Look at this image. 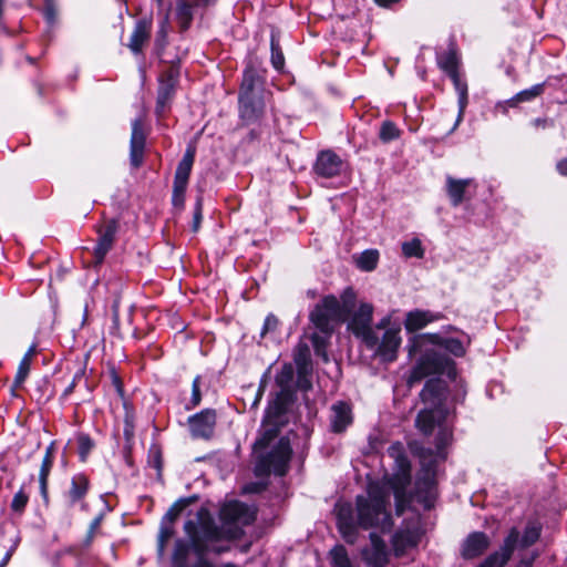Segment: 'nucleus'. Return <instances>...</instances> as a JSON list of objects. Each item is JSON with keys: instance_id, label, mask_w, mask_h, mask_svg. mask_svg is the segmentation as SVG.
<instances>
[{"instance_id": "nucleus-43", "label": "nucleus", "mask_w": 567, "mask_h": 567, "mask_svg": "<svg viewBox=\"0 0 567 567\" xmlns=\"http://www.w3.org/2000/svg\"><path fill=\"white\" fill-rule=\"evenodd\" d=\"M540 536V527L536 524H528L520 539V546L527 548L535 544Z\"/></svg>"}, {"instance_id": "nucleus-13", "label": "nucleus", "mask_w": 567, "mask_h": 567, "mask_svg": "<svg viewBox=\"0 0 567 567\" xmlns=\"http://www.w3.org/2000/svg\"><path fill=\"white\" fill-rule=\"evenodd\" d=\"M477 189L474 178H455L447 175L445 178V192L453 207L471 200Z\"/></svg>"}, {"instance_id": "nucleus-60", "label": "nucleus", "mask_w": 567, "mask_h": 567, "mask_svg": "<svg viewBox=\"0 0 567 567\" xmlns=\"http://www.w3.org/2000/svg\"><path fill=\"white\" fill-rule=\"evenodd\" d=\"M44 16L48 20V22L52 23L55 19L56 12L55 8L51 2H48L44 9Z\"/></svg>"}, {"instance_id": "nucleus-50", "label": "nucleus", "mask_w": 567, "mask_h": 567, "mask_svg": "<svg viewBox=\"0 0 567 567\" xmlns=\"http://www.w3.org/2000/svg\"><path fill=\"white\" fill-rule=\"evenodd\" d=\"M312 372L301 373V371H297V380L295 382V391L300 390L303 392L309 391L312 388L311 382Z\"/></svg>"}, {"instance_id": "nucleus-15", "label": "nucleus", "mask_w": 567, "mask_h": 567, "mask_svg": "<svg viewBox=\"0 0 567 567\" xmlns=\"http://www.w3.org/2000/svg\"><path fill=\"white\" fill-rule=\"evenodd\" d=\"M280 391L271 403L288 408L295 400V370L291 363L281 367L275 378Z\"/></svg>"}, {"instance_id": "nucleus-22", "label": "nucleus", "mask_w": 567, "mask_h": 567, "mask_svg": "<svg viewBox=\"0 0 567 567\" xmlns=\"http://www.w3.org/2000/svg\"><path fill=\"white\" fill-rule=\"evenodd\" d=\"M491 546V538L483 532H473L467 535L461 546V556L464 559L481 557Z\"/></svg>"}, {"instance_id": "nucleus-49", "label": "nucleus", "mask_w": 567, "mask_h": 567, "mask_svg": "<svg viewBox=\"0 0 567 567\" xmlns=\"http://www.w3.org/2000/svg\"><path fill=\"white\" fill-rule=\"evenodd\" d=\"M200 380L202 378L197 375L192 384V398L189 404L186 406L187 410L194 409L200 404L202 401V392H200Z\"/></svg>"}, {"instance_id": "nucleus-39", "label": "nucleus", "mask_w": 567, "mask_h": 567, "mask_svg": "<svg viewBox=\"0 0 567 567\" xmlns=\"http://www.w3.org/2000/svg\"><path fill=\"white\" fill-rule=\"evenodd\" d=\"M169 30V20L168 16H165L158 25V30L156 31L155 40H154V49L157 55H162L163 51L167 45V35Z\"/></svg>"}, {"instance_id": "nucleus-35", "label": "nucleus", "mask_w": 567, "mask_h": 567, "mask_svg": "<svg viewBox=\"0 0 567 567\" xmlns=\"http://www.w3.org/2000/svg\"><path fill=\"white\" fill-rule=\"evenodd\" d=\"M357 305V295L353 288L348 287L341 295V299L338 300L339 315L342 321L350 318L354 311Z\"/></svg>"}, {"instance_id": "nucleus-40", "label": "nucleus", "mask_w": 567, "mask_h": 567, "mask_svg": "<svg viewBox=\"0 0 567 567\" xmlns=\"http://www.w3.org/2000/svg\"><path fill=\"white\" fill-rule=\"evenodd\" d=\"M439 65L447 75L458 72V59L456 52L453 49L449 50L440 58Z\"/></svg>"}, {"instance_id": "nucleus-14", "label": "nucleus", "mask_w": 567, "mask_h": 567, "mask_svg": "<svg viewBox=\"0 0 567 567\" xmlns=\"http://www.w3.org/2000/svg\"><path fill=\"white\" fill-rule=\"evenodd\" d=\"M518 540L519 530L516 527L511 528L499 550L489 554L477 567H505L511 560Z\"/></svg>"}, {"instance_id": "nucleus-30", "label": "nucleus", "mask_w": 567, "mask_h": 567, "mask_svg": "<svg viewBox=\"0 0 567 567\" xmlns=\"http://www.w3.org/2000/svg\"><path fill=\"white\" fill-rule=\"evenodd\" d=\"M401 343L399 330L388 329L382 337L380 344L378 343V354L384 361H393L396 358V352Z\"/></svg>"}, {"instance_id": "nucleus-47", "label": "nucleus", "mask_w": 567, "mask_h": 567, "mask_svg": "<svg viewBox=\"0 0 567 567\" xmlns=\"http://www.w3.org/2000/svg\"><path fill=\"white\" fill-rule=\"evenodd\" d=\"M78 444H79L80 458L82 462H85L87 458V455L90 454L91 450L94 446V443L89 435L80 434L78 436Z\"/></svg>"}, {"instance_id": "nucleus-18", "label": "nucleus", "mask_w": 567, "mask_h": 567, "mask_svg": "<svg viewBox=\"0 0 567 567\" xmlns=\"http://www.w3.org/2000/svg\"><path fill=\"white\" fill-rule=\"evenodd\" d=\"M118 230V223L115 219L106 220L99 229V238L96 246L93 250L94 264L101 265L107 255V252L112 249L113 244L115 241V236Z\"/></svg>"}, {"instance_id": "nucleus-53", "label": "nucleus", "mask_w": 567, "mask_h": 567, "mask_svg": "<svg viewBox=\"0 0 567 567\" xmlns=\"http://www.w3.org/2000/svg\"><path fill=\"white\" fill-rule=\"evenodd\" d=\"M28 501H29V496L22 489H20L13 496V499L11 503L12 511L21 513L24 509V507L27 506Z\"/></svg>"}, {"instance_id": "nucleus-8", "label": "nucleus", "mask_w": 567, "mask_h": 567, "mask_svg": "<svg viewBox=\"0 0 567 567\" xmlns=\"http://www.w3.org/2000/svg\"><path fill=\"white\" fill-rule=\"evenodd\" d=\"M196 148L188 146L184 153L183 158L177 165L174 183L172 203L174 207L182 209L185 204V193L187 189L189 176L195 161Z\"/></svg>"}, {"instance_id": "nucleus-52", "label": "nucleus", "mask_w": 567, "mask_h": 567, "mask_svg": "<svg viewBox=\"0 0 567 567\" xmlns=\"http://www.w3.org/2000/svg\"><path fill=\"white\" fill-rule=\"evenodd\" d=\"M184 506L185 504H183L182 502H177L174 505H172L169 509L166 512L162 522H165L166 524L172 526L179 516V514L182 513Z\"/></svg>"}, {"instance_id": "nucleus-36", "label": "nucleus", "mask_w": 567, "mask_h": 567, "mask_svg": "<svg viewBox=\"0 0 567 567\" xmlns=\"http://www.w3.org/2000/svg\"><path fill=\"white\" fill-rule=\"evenodd\" d=\"M293 360L297 371H301V373L312 372L310 349L306 343H299L297 346Z\"/></svg>"}, {"instance_id": "nucleus-51", "label": "nucleus", "mask_w": 567, "mask_h": 567, "mask_svg": "<svg viewBox=\"0 0 567 567\" xmlns=\"http://www.w3.org/2000/svg\"><path fill=\"white\" fill-rule=\"evenodd\" d=\"M437 425L440 426V431L436 435V447L441 451L451 442L452 431L446 426H442V422Z\"/></svg>"}, {"instance_id": "nucleus-31", "label": "nucleus", "mask_w": 567, "mask_h": 567, "mask_svg": "<svg viewBox=\"0 0 567 567\" xmlns=\"http://www.w3.org/2000/svg\"><path fill=\"white\" fill-rule=\"evenodd\" d=\"M416 501L422 503L424 508L430 509L435 501V482L430 473L417 478L415 483Z\"/></svg>"}, {"instance_id": "nucleus-57", "label": "nucleus", "mask_w": 567, "mask_h": 567, "mask_svg": "<svg viewBox=\"0 0 567 567\" xmlns=\"http://www.w3.org/2000/svg\"><path fill=\"white\" fill-rule=\"evenodd\" d=\"M202 212H203L202 198H198L197 202H196V205H195L193 224H192V229L195 233L198 231V229L200 227V223H202V219H203Z\"/></svg>"}, {"instance_id": "nucleus-34", "label": "nucleus", "mask_w": 567, "mask_h": 567, "mask_svg": "<svg viewBox=\"0 0 567 567\" xmlns=\"http://www.w3.org/2000/svg\"><path fill=\"white\" fill-rule=\"evenodd\" d=\"M450 79L452 80L453 84H454V87L458 94V115H457V118H456V122L454 124V127L453 130H455V127L461 123V121L463 120V115H464V112H465V107L468 103V96H467V84L465 81H463L460 76V73L456 72V73H453L451 75H449Z\"/></svg>"}, {"instance_id": "nucleus-55", "label": "nucleus", "mask_w": 567, "mask_h": 567, "mask_svg": "<svg viewBox=\"0 0 567 567\" xmlns=\"http://www.w3.org/2000/svg\"><path fill=\"white\" fill-rule=\"evenodd\" d=\"M338 526L342 523L353 524L355 523L352 516V508L350 505H343L339 508L337 515Z\"/></svg>"}, {"instance_id": "nucleus-27", "label": "nucleus", "mask_w": 567, "mask_h": 567, "mask_svg": "<svg viewBox=\"0 0 567 567\" xmlns=\"http://www.w3.org/2000/svg\"><path fill=\"white\" fill-rule=\"evenodd\" d=\"M330 430L333 433H342L352 423L351 405L344 401H338L330 409Z\"/></svg>"}, {"instance_id": "nucleus-45", "label": "nucleus", "mask_w": 567, "mask_h": 567, "mask_svg": "<svg viewBox=\"0 0 567 567\" xmlns=\"http://www.w3.org/2000/svg\"><path fill=\"white\" fill-rule=\"evenodd\" d=\"M271 63L276 70H281L285 65V58L278 39L272 34L270 40Z\"/></svg>"}, {"instance_id": "nucleus-61", "label": "nucleus", "mask_w": 567, "mask_h": 567, "mask_svg": "<svg viewBox=\"0 0 567 567\" xmlns=\"http://www.w3.org/2000/svg\"><path fill=\"white\" fill-rule=\"evenodd\" d=\"M100 523H101V517L94 518L93 522L91 523L89 532H87V543H90L93 539L94 533L99 528Z\"/></svg>"}, {"instance_id": "nucleus-2", "label": "nucleus", "mask_w": 567, "mask_h": 567, "mask_svg": "<svg viewBox=\"0 0 567 567\" xmlns=\"http://www.w3.org/2000/svg\"><path fill=\"white\" fill-rule=\"evenodd\" d=\"M389 504V491L379 483L369 484L367 495L355 497L359 527L363 529L380 528L382 532H389L393 526L391 514L388 511Z\"/></svg>"}, {"instance_id": "nucleus-63", "label": "nucleus", "mask_w": 567, "mask_h": 567, "mask_svg": "<svg viewBox=\"0 0 567 567\" xmlns=\"http://www.w3.org/2000/svg\"><path fill=\"white\" fill-rule=\"evenodd\" d=\"M111 378H112V383L116 388L117 392L120 394H122V381L114 370L111 371Z\"/></svg>"}, {"instance_id": "nucleus-26", "label": "nucleus", "mask_w": 567, "mask_h": 567, "mask_svg": "<svg viewBox=\"0 0 567 567\" xmlns=\"http://www.w3.org/2000/svg\"><path fill=\"white\" fill-rule=\"evenodd\" d=\"M90 489V481L85 474H76L72 477L69 489L63 494V502L71 508L76 504H82Z\"/></svg>"}, {"instance_id": "nucleus-20", "label": "nucleus", "mask_w": 567, "mask_h": 567, "mask_svg": "<svg viewBox=\"0 0 567 567\" xmlns=\"http://www.w3.org/2000/svg\"><path fill=\"white\" fill-rule=\"evenodd\" d=\"M177 75L173 69L165 72L159 79L155 112L162 116L168 109L175 94Z\"/></svg>"}, {"instance_id": "nucleus-23", "label": "nucleus", "mask_w": 567, "mask_h": 567, "mask_svg": "<svg viewBox=\"0 0 567 567\" xmlns=\"http://www.w3.org/2000/svg\"><path fill=\"white\" fill-rule=\"evenodd\" d=\"M220 518L224 523H239L249 525L255 520V513L250 508L238 501H231L220 509Z\"/></svg>"}, {"instance_id": "nucleus-16", "label": "nucleus", "mask_w": 567, "mask_h": 567, "mask_svg": "<svg viewBox=\"0 0 567 567\" xmlns=\"http://www.w3.org/2000/svg\"><path fill=\"white\" fill-rule=\"evenodd\" d=\"M264 95L238 94V114L244 123H256L264 116Z\"/></svg>"}, {"instance_id": "nucleus-1", "label": "nucleus", "mask_w": 567, "mask_h": 567, "mask_svg": "<svg viewBox=\"0 0 567 567\" xmlns=\"http://www.w3.org/2000/svg\"><path fill=\"white\" fill-rule=\"evenodd\" d=\"M184 529L190 539L193 550L198 556V560L194 567H215L210 561L205 559L204 556L209 551L208 544L223 539L224 532L215 524L209 511L200 508L197 512V522H186ZM188 553V544L178 539L175 543L173 553L174 567H187L186 559Z\"/></svg>"}, {"instance_id": "nucleus-10", "label": "nucleus", "mask_w": 567, "mask_h": 567, "mask_svg": "<svg viewBox=\"0 0 567 567\" xmlns=\"http://www.w3.org/2000/svg\"><path fill=\"white\" fill-rule=\"evenodd\" d=\"M450 363L451 360L446 355L435 351H425L408 379L409 386L427 375L443 373Z\"/></svg>"}, {"instance_id": "nucleus-42", "label": "nucleus", "mask_w": 567, "mask_h": 567, "mask_svg": "<svg viewBox=\"0 0 567 567\" xmlns=\"http://www.w3.org/2000/svg\"><path fill=\"white\" fill-rule=\"evenodd\" d=\"M402 252L406 258H423L424 249L421 240L419 238H413L410 241H404L402 244Z\"/></svg>"}, {"instance_id": "nucleus-28", "label": "nucleus", "mask_w": 567, "mask_h": 567, "mask_svg": "<svg viewBox=\"0 0 567 567\" xmlns=\"http://www.w3.org/2000/svg\"><path fill=\"white\" fill-rule=\"evenodd\" d=\"M371 548L363 550V557L369 567H385L388 553L384 540L375 533L370 534Z\"/></svg>"}, {"instance_id": "nucleus-54", "label": "nucleus", "mask_w": 567, "mask_h": 567, "mask_svg": "<svg viewBox=\"0 0 567 567\" xmlns=\"http://www.w3.org/2000/svg\"><path fill=\"white\" fill-rule=\"evenodd\" d=\"M31 365L25 363H19L18 371L13 381V390L20 388L23 382L25 381L29 372H30Z\"/></svg>"}, {"instance_id": "nucleus-33", "label": "nucleus", "mask_w": 567, "mask_h": 567, "mask_svg": "<svg viewBox=\"0 0 567 567\" xmlns=\"http://www.w3.org/2000/svg\"><path fill=\"white\" fill-rule=\"evenodd\" d=\"M54 452H55V447H54V443L52 442L45 450V454L42 460V464H41L40 473H39L40 493L45 503H48V501H49L48 478H49L51 468L53 466Z\"/></svg>"}, {"instance_id": "nucleus-17", "label": "nucleus", "mask_w": 567, "mask_h": 567, "mask_svg": "<svg viewBox=\"0 0 567 567\" xmlns=\"http://www.w3.org/2000/svg\"><path fill=\"white\" fill-rule=\"evenodd\" d=\"M216 410L205 409L188 417V425L193 437L208 440L213 436L216 426Z\"/></svg>"}, {"instance_id": "nucleus-25", "label": "nucleus", "mask_w": 567, "mask_h": 567, "mask_svg": "<svg viewBox=\"0 0 567 567\" xmlns=\"http://www.w3.org/2000/svg\"><path fill=\"white\" fill-rule=\"evenodd\" d=\"M421 533L417 527H406L396 530L392 537L394 555L403 556L409 549L417 546Z\"/></svg>"}, {"instance_id": "nucleus-46", "label": "nucleus", "mask_w": 567, "mask_h": 567, "mask_svg": "<svg viewBox=\"0 0 567 567\" xmlns=\"http://www.w3.org/2000/svg\"><path fill=\"white\" fill-rule=\"evenodd\" d=\"M358 522L353 524L342 523L341 526H338L343 539L348 544H354L358 538Z\"/></svg>"}, {"instance_id": "nucleus-21", "label": "nucleus", "mask_w": 567, "mask_h": 567, "mask_svg": "<svg viewBox=\"0 0 567 567\" xmlns=\"http://www.w3.org/2000/svg\"><path fill=\"white\" fill-rule=\"evenodd\" d=\"M153 21L151 18H142L134 24L127 48L135 55L142 54L145 45L151 40Z\"/></svg>"}, {"instance_id": "nucleus-4", "label": "nucleus", "mask_w": 567, "mask_h": 567, "mask_svg": "<svg viewBox=\"0 0 567 567\" xmlns=\"http://www.w3.org/2000/svg\"><path fill=\"white\" fill-rule=\"evenodd\" d=\"M389 452L395 461V470L389 480V485L394 494L395 514L401 516L411 503V497L406 492V488L411 484V463L408 456L401 451L400 445L391 446Z\"/></svg>"}, {"instance_id": "nucleus-37", "label": "nucleus", "mask_w": 567, "mask_h": 567, "mask_svg": "<svg viewBox=\"0 0 567 567\" xmlns=\"http://www.w3.org/2000/svg\"><path fill=\"white\" fill-rule=\"evenodd\" d=\"M544 90H545V83L535 84L532 87H529L527 90H523L519 93H517L515 96H513L508 101V103L511 106L514 107L522 102H528V101H532V100L538 97L539 95H542L544 93Z\"/></svg>"}, {"instance_id": "nucleus-56", "label": "nucleus", "mask_w": 567, "mask_h": 567, "mask_svg": "<svg viewBox=\"0 0 567 567\" xmlns=\"http://www.w3.org/2000/svg\"><path fill=\"white\" fill-rule=\"evenodd\" d=\"M278 324H279L278 318L275 315L269 313L265 319L264 327L260 332V337L264 338L266 334L276 331V329L278 328Z\"/></svg>"}, {"instance_id": "nucleus-41", "label": "nucleus", "mask_w": 567, "mask_h": 567, "mask_svg": "<svg viewBox=\"0 0 567 567\" xmlns=\"http://www.w3.org/2000/svg\"><path fill=\"white\" fill-rule=\"evenodd\" d=\"M401 135V131L399 127L393 123L392 121H384L381 124L380 132H379V138L383 143H389L394 140H398Z\"/></svg>"}, {"instance_id": "nucleus-62", "label": "nucleus", "mask_w": 567, "mask_h": 567, "mask_svg": "<svg viewBox=\"0 0 567 567\" xmlns=\"http://www.w3.org/2000/svg\"><path fill=\"white\" fill-rule=\"evenodd\" d=\"M556 171L561 175L567 177V156L559 159L556 163Z\"/></svg>"}, {"instance_id": "nucleus-32", "label": "nucleus", "mask_w": 567, "mask_h": 567, "mask_svg": "<svg viewBox=\"0 0 567 567\" xmlns=\"http://www.w3.org/2000/svg\"><path fill=\"white\" fill-rule=\"evenodd\" d=\"M440 315H434L427 310H413L406 313L404 327L409 332H415L424 328L427 323L439 320Z\"/></svg>"}, {"instance_id": "nucleus-3", "label": "nucleus", "mask_w": 567, "mask_h": 567, "mask_svg": "<svg viewBox=\"0 0 567 567\" xmlns=\"http://www.w3.org/2000/svg\"><path fill=\"white\" fill-rule=\"evenodd\" d=\"M420 399L424 408L419 412L415 425L422 434L429 436L433 433L435 424L443 422L447 415L445 408L446 382L439 378L427 380L420 393Z\"/></svg>"}, {"instance_id": "nucleus-19", "label": "nucleus", "mask_w": 567, "mask_h": 567, "mask_svg": "<svg viewBox=\"0 0 567 567\" xmlns=\"http://www.w3.org/2000/svg\"><path fill=\"white\" fill-rule=\"evenodd\" d=\"M146 144V131L142 117L132 122V134L130 141V163L134 168L142 166Z\"/></svg>"}, {"instance_id": "nucleus-64", "label": "nucleus", "mask_w": 567, "mask_h": 567, "mask_svg": "<svg viewBox=\"0 0 567 567\" xmlns=\"http://www.w3.org/2000/svg\"><path fill=\"white\" fill-rule=\"evenodd\" d=\"M13 551H14V546H12L11 548H9L6 551V555H4V557L2 558V560L0 563V567H6L7 566V564L11 559V556H12Z\"/></svg>"}, {"instance_id": "nucleus-24", "label": "nucleus", "mask_w": 567, "mask_h": 567, "mask_svg": "<svg viewBox=\"0 0 567 567\" xmlns=\"http://www.w3.org/2000/svg\"><path fill=\"white\" fill-rule=\"evenodd\" d=\"M342 168V159L332 151H322L318 154L313 165L315 173L323 178L338 176Z\"/></svg>"}, {"instance_id": "nucleus-48", "label": "nucleus", "mask_w": 567, "mask_h": 567, "mask_svg": "<svg viewBox=\"0 0 567 567\" xmlns=\"http://www.w3.org/2000/svg\"><path fill=\"white\" fill-rule=\"evenodd\" d=\"M173 534H174L173 526L166 524L165 522H162L161 528H159V534H158V542H157L158 543L157 548H158L159 555H163L164 549H165V544L173 536Z\"/></svg>"}, {"instance_id": "nucleus-9", "label": "nucleus", "mask_w": 567, "mask_h": 567, "mask_svg": "<svg viewBox=\"0 0 567 567\" xmlns=\"http://www.w3.org/2000/svg\"><path fill=\"white\" fill-rule=\"evenodd\" d=\"M310 321L323 334L330 336L333 331L332 322L342 321L339 315L338 299L326 296L310 312Z\"/></svg>"}, {"instance_id": "nucleus-12", "label": "nucleus", "mask_w": 567, "mask_h": 567, "mask_svg": "<svg viewBox=\"0 0 567 567\" xmlns=\"http://www.w3.org/2000/svg\"><path fill=\"white\" fill-rule=\"evenodd\" d=\"M426 344H440L443 346L447 351L456 357H461L465 353L463 343L457 339L443 340L439 334L435 333H422L415 334L410 339L409 353L414 355L421 352L423 347Z\"/></svg>"}, {"instance_id": "nucleus-44", "label": "nucleus", "mask_w": 567, "mask_h": 567, "mask_svg": "<svg viewBox=\"0 0 567 567\" xmlns=\"http://www.w3.org/2000/svg\"><path fill=\"white\" fill-rule=\"evenodd\" d=\"M333 567H352L348 553L343 546H336L330 551Z\"/></svg>"}, {"instance_id": "nucleus-6", "label": "nucleus", "mask_w": 567, "mask_h": 567, "mask_svg": "<svg viewBox=\"0 0 567 567\" xmlns=\"http://www.w3.org/2000/svg\"><path fill=\"white\" fill-rule=\"evenodd\" d=\"M287 409L278 403H269L259 431V437L254 443L255 453L266 450L279 435L281 427L287 423Z\"/></svg>"}, {"instance_id": "nucleus-38", "label": "nucleus", "mask_w": 567, "mask_h": 567, "mask_svg": "<svg viewBox=\"0 0 567 567\" xmlns=\"http://www.w3.org/2000/svg\"><path fill=\"white\" fill-rule=\"evenodd\" d=\"M379 261V251L377 249H368L355 258V265L363 271H372L377 268Z\"/></svg>"}, {"instance_id": "nucleus-7", "label": "nucleus", "mask_w": 567, "mask_h": 567, "mask_svg": "<svg viewBox=\"0 0 567 567\" xmlns=\"http://www.w3.org/2000/svg\"><path fill=\"white\" fill-rule=\"evenodd\" d=\"M351 315L348 328L355 337L361 338L367 347L371 349L375 348L379 338L371 327L373 306L368 302H362L359 306V309L353 311Z\"/></svg>"}, {"instance_id": "nucleus-5", "label": "nucleus", "mask_w": 567, "mask_h": 567, "mask_svg": "<svg viewBox=\"0 0 567 567\" xmlns=\"http://www.w3.org/2000/svg\"><path fill=\"white\" fill-rule=\"evenodd\" d=\"M257 461L255 464L256 476H268L274 473L278 476H284L289 467V462L292 455V449L287 437H281L278 443L266 453H257Z\"/></svg>"}, {"instance_id": "nucleus-11", "label": "nucleus", "mask_w": 567, "mask_h": 567, "mask_svg": "<svg viewBox=\"0 0 567 567\" xmlns=\"http://www.w3.org/2000/svg\"><path fill=\"white\" fill-rule=\"evenodd\" d=\"M266 70L257 58L248 60L243 72V79L238 94L264 95Z\"/></svg>"}, {"instance_id": "nucleus-58", "label": "nucleus", "mask_w": 567, "mask_h": 567, "mask_svg": "<svg viewBox=\"0 0 567 567\" xmlns=\"http://www.w3.org/2000/svg\"><path fill=\"white\" fill-rule=\"evenodd\" d=\"M310 339H311L312 346L316 350V353L320 354L321 350L324 348V343H326L324 338L318 333H313Z\"/></svg>"}, {"instance_id": "nucleus-29", "label": "nucleus", "mask_w": 567, "mask_h": 567, "mask_svg": "<svg viewBox=\"0 0 567 567\" xmlns=\"http://www.w3.org/2000/svg\"><path fill=\"white\" fill-rule=\"evenodd\" d=\"M200 6H203V0H176L175 16L181 32L190 28L194 10Z\"/></svg>"}, {"instance_id": "nucleus-59", "label": "nucleus", "mask_w": 567, "mask_h": 567, "mask_svg": "<svg viewBox=\"0 0 567 567\" xmlns=\"http://www.w3.org/2000/svg\"><path fill=\"white\" fill-rule=\"evenodd\" d=\"M83 377L82 372H78L74 377H73V380L71 381V383L65 388V390L63 391V394L62 396L63 398H66L69 396L75 389L76 386V383L79 380H81Z\"/></svg>"}]
</instances>
